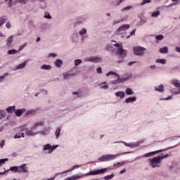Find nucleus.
Segmentation results:
<instances>
[{
  "mask_svg": "<svg viewBox=\"0 0 180 180\" xmlns=\"http://www.w3.org/2000/svg\"><path fill=\"white\" fill-rule=\"evenodd\" d=\"M27 172H29V169H27L26 164H23L22 165L18 167L19 174H27Z\"/></svg>",
  "mask_w": 180,
  "mask_h": 180,
  "instance_id": "14",
  "label": "nucleus"
},
{
  "mask_svg": "<svg viewBox=\"0 0 180 180\" xmlns=\"http://www.w3.org/2000/svg\"><path fill=\"white\" fill-rule=\"evenodd\" d=\"M137 101L136 96L129 97L125 100V103H133Z\"/></svg>",
  "mask_w": 180,
  "mask_h": 180,
  "instance_id": "26",
  "label": "nucleus"
},
{
  "mask_svg": "<svg viewBox=\"0 0 180 180\" xmlns=\"http://www.w3.org/2000/svg\"><path fill=\"white\" fill-rule=\"evenodd\" d=\"M5 146V140L1 141L0 143V147L1 148H4V146Z\"/></svg>",
  "mask_w": 180,
  "mask_h": 180,
  "instance_id": "58",
  "label": "nucleus"
},
{
  "mask_svg": "<svg viewBox=\"0 0 180 180\" xmlns=\"http://www.w3.org/2000/svg\"><path fill=\"white\" fill-rule=\"evenodd\" d=\"M115 176V174H111L110 175H107L105 176H104V179L105 180H110V179H112V178H113Z\"/></svg>",
  "mask_w": 180,
  "mask_h": 180,
  "instance_id": "44",
  "label": "nucleus"
},
{
  "mask_svg": "<svg viewBox=\"0 0 180 180\" xmlns=\"http://www.w3.org/2000/svg\"><path fill=\"white\" fill-rule=\"evenodd\" d=\"M52 69L53 66H51V65L44 64L41 66V70H44L45 71H50Z\"/></svg>",
  "mask_w": 180,
  "mask_h": 180,
  "instance_id": "25",
  "label": "nucleus"
},
{
  "mask_svg": "<svg viewBox=\"0 0 180 180\" xmlns=\"http://www.w3.org/2000/svg\"><path fill=\"white\" fill-rule=\"evenodd\" d=\"M53 63L56 68H61L64 65V61L61 59H56Z\"/></svg>",
  "mask_w": 180,
  "mask_h": 180,
  "instance_id": "15",
  "label": "nucleus"
},
{
  "mask_svg": "<svg viewBox=\"0 0 180 180\" xmlns=\"http://www.w3.org/2000/svg\"><path fill=\"white\" fill-rule=\"evenodd\" d=\"M125 94L128 96L134 95V91L131 88H127L125 89Z\"/></svg>",
  "mask_w": 180,
  "mask_h": 180,
  "instance_id": "29",
  "label": "nucleus"
},
{
  "mask_svg": "<svg viewBox=\"0 0 180 180\" xmlns=\"http://www.w3.org/2000/svg\"><path fill=\"white\" fill-rule=\"evenodd\" d=\"M132 50L135 56H140L141 57H143V56L146 54L145 51H147V48L143 46H134L132 48Z\"/></svg>",
  "mask_w": 180,
  "mask_h": 180,
  "instance_id": "7",
  "label": "nucleus"
},
{
  "mask_svg": "<svg viewBox=\"0 0 180 180\" xmlns=\"http://www.w3.org/2000/svg\"><path fill=\"white\" fill-rule=\"evenodd\" d=\"M81 167H82V165H74L71 169H69V170H67V171H65L60 174H67V172H72V171H74V169H78V168H81Z\"/></svg>",
  "mask_w": 180,
  "mask_h": 180,
  "instance_id": "24",
  "label": "nucleus"
},
{
  "mask_svg": "<svg viewBox=\"0 0 180 180\" xmlns=\"http://www.w3.org/2000/svg\"><path fill=\"white\" fill-rule=\"evenodd\" d=\"M160 53H162V54H167V53H168V47L165 46L163 48H161L160 49Z\"/></svg>",
  "mask_w": 180,
  "mask_h": 180,
  "instance_id": "40",
  "label": "nucleus"
},
{
  "mask_svg": "<svg viewBox=\"0 0 180 180\" xmlns=\"http://www.w3.org/2000/svg\"><path fill=\"white\" fill-rule=\"evenodd\" d=\"M17 2H19V4H26L27 0H17Z\"/></svg>",
  "mask_w": 180,
  "mask_h": 180,
  "instance_id": "59",
  "label": "nucleus"
},
{
  "mask_svg": "<svg viewBox=\"0 0 180 180\" xmlns=\"http://www.w3.org/2000/svg\"><path fill=\"white\" fill-rule=\"evenodd\" d=\"M17 53H18V51L16 49H11L7 51V54L8 56L15 55V54H17Z\"/></svg>",
  "mask_w": 180,
  "mask_h": 180,
  "instance_id": "37",
  "label": "nucleus"
},
{
  "mask_svg": "<svg viewBox=\"0 0 180 180\" xmlns=\"http://www.w3.org/2000/svg\"><path fill=\"white\" fill-rule=\"evenodd\" d=\"M59 147V145H51L50 143H46L43 146L42 150L44 153H45V154H52L53 151Z\"/></svg>",
  "mask_w": 180,
  "mask_h": 180,
  "instance_id": "6",
  "label": "nucleus"
},
{
  "mask_svg": "<svg viewBox=\"0 0 180 180\" xmlns=\"http://www.w3.org/2000/svg\"><path fill=\"white\" fill-rule=\"evenodd\" d=\"M123 1H124V0H110L109 1V4L111 6H119V5H120V4H122V2H123Z\"/></svg>",
  "mask_w": 180,
  "mask_h": 180,
  "instance_id": "16",
  "label": "nucleus"
},
{
  "mask_svg": "<svg viewBox=\"0 0 180 180\" xmlns=\"http://www.w3.org/2000/svg\"><path fill=\"white\" fill-rule=\"evenodd\" d=\"M0 37H6V34H4L2 32H0Z\"/></svg>",
  "mask_w": 180,
  "mask_h": 180,
  "instance_id": "62",
  "label": "nucleus"
},
{
  "mask_svg": "<svg viewBox=\"0 0 180 180\" xmlns=\"http://www.w3.org/2000/svg\"><path fill=\"white\" fill-rule=\"evenodd\" d=\"M151 2H153L152 0H142L141 5L143 6L144 5H146V4H151Z\"/></svg>",
  "mask_w": 180,
  "mask_h": 180,
  "instance_id": "43",
  "label": "nucleus"
},
{
  "mask_svg": "<svg viewBox=\"0 0 180 180\" xmlns=\"http://www.w3.org/2000/svg\"><path fill=\"white\" fill-rule=\"evenodd\" d=\"M155 39H156V40H160V41L164 40V35H162V34L157 35L155 37Z\"/></svg>",
  "mask_w": 180,
  "mask_h": 180,
  "instance_id": "50",
  "label": "nucleus"
},
{
  "mask_svg": "<svg viewBox=\"0 0 180 180\" xmlns=\"http://www.w3.org/2000/svg\"><path fill=\"white\" fill-rule=\"evenodd\" d=\"M79 35L80 36L82 40H85L88 37V30L86 28L83 27L79 32Z\"/></svg>",
  "mask_w": 180,
  "mask_h": 180,
  "instance_id": "13",
  "label": "nucleus"
},
{
  "mask_svg": "<svg viewBox=\"0 0 180 180\" xmlns=\"http://www.w3.org/2000/svg\"><path fill=\"white\" fill-rule=\"evenodd\" d=\"M5 22H6V19H5V18L4 17L0 18V27H2V25H4Z\"/></svg>",
  "mask_w": 180,
  "mask_h": 180,
  "instance_id": "47",
  "label": "nucleus"
},
{
  "mask_svg": "<svg viewBox=\"0 0 180 180\" xmlns=\"http://www.w3.org/2000/svg\"><path fill=\"white\" fill-rule=\"evenodd\" d=\"M6 27L7 29H11V27H12V25H11L10 22H8L6 23Z\"/></svg>",
  "mask_w": 180,
  "mask_h": 180,
  "instance_id": "56",
  "label": "nucleus"
},
{
  "mask_svg": "<svg viewBox=\"0 0 180 180\" xmlns=\"http://www.w3.org/2000/svg\"><path fill=\"white\" fill-rule=\"evenodd\" d=\"M172 85L174 86L175 88H178V89H172V94H174V95H180V80L174 79L171 81Z\"/></svg>",
  "mask_w": 180,
  "mask_h": 180,
  "instance_id": "8",
  "label": "nucleus"
},
{
  "mask_svg": "<svg viewBox=\"0 0 180 180\" xmlns=\"http://www.w3.org/2000/svg\"><path fill=\"white\" fill-rule=\"evenodd\" d=\"M101 89H108L109 88V86L108 84H105L104 86H101Z\"/></svg>",
  "mask_w": 180,
  "mask_h": 180,
  "instance_id": "60",
  "label": "nucleus"
},
{
  "mask_svg": "<svg viewBox=\"0 0 180 180\" xmlns=\"http://www.w3.org/2000/svg\"><path fill=\"white\" fill-rule=\"evenodd\" d=\"M26 112V108H22V109H18L15 110V115L17 116V117H20L23 113H25Z\"/></svg>",
  "mask_w": 180,
  "mask_h": 180,
  "instance_id": "18",
  "label": "nucleus"
},
{
  "mask_svg": "<svg viewBox=\"0 0 180 180\" xmlns=\"http://www.w3.org/2000/svg\"><path fill=\"white\" fill-rule=\"evenodd\" d=\"M116 98H120V99H123L126 96V93L124 91H117L115 93Z\"/></svg>",
  "mask_w": 180,
  "mask_h": 180,
  "instance_id": "22",
  "label": "nucleus"
},
{
  "mask_svg": "<svg viewBox=\"0 0 180 180\" xmlns=\"http://www.w3.org/2000/svg\"><path fill=\"white\" fill-rule=\"evenodd\" d=\"M63 79H69L70 77H72V74L70 73V72H65L63 73Z\"/></svg>",
  "mask_w": 180,
  "mask_h": 180,
  "instance_id": "30",
  "label": "nucleus"
},
{
  "mask_svg": "<svg viewBox=\"0 0 180 180\" xmlns=\"http://www.w3.org/2000/svg\"><path fill=\"white\" fill-rule=\"evenodd\" d=\"M6 161H8V158L0 159V167H2V165L6 162Z\"/></svg>",
  "mask_w": 180,
  "mask_h": 180,
  "instance_id": "48",
  "label": "nucleus"
},
{
  "mask_svg": "<svg viewBox=\"0 0 180 180\" xmlns=\"http://www.w3.org/2000/svg\"><path fill=\"white\" fill-rule=\"evenodd\" d=\"M102 61V58L99 56H93L94 63H101Z\"/></svg>",
  "mask_w": 180,
  "mask_h": 180,
  "instance_id": "36",
  "label": "nucleus"
},
{
  "mask_svg": "<svg viewBox=\"0 0 180 180\" xmlns=\"http://www.w3.org/2000/svg\"><path fill=\"white\" fill-rule=\"evenodd\" d=\"M8 75H9L8 72H6V73L3 74L2 75H1L0 76V83L4 82L5 81V78H6V77H8Z\"/></svg>",
  "mask_w": 180,
  "mask_h": 180,
  "instance_id": "35",
  "label": "nucleus"
},
{
  "mask_svg": "<svg viewBox=\"0 0 180 180\" xmlns=\"http://www.w3.org/2000/svg\"><path fill=\"white\" fill-rule=\"evenodd\" d=\"M41 126H44V122L40 121L38 122H36L34 125L31 127L32 130H36L38 127H40Z\"/></svg>",
  "mask_w": 180,
  "mask_h": 180,
  "instance_id": "19",
  "label": "nucleus"
},
{
  "mask_svg": "<svg viewBox=\"0 0 180 180\" xmlns=\"http://www.w3.org/2000/svg\"><path fill=\"white\" fill-rule=\"evenodd\" d=\"M132 8H133L132 6H127L123 7L121 9V12H126V11H130V9H131Z\"/></svg>",
  "mask_w": 180,
  "mask_h": 180,
  "instance_id": "41",
  "label": "nucleus"
},
{
  "mask_svg": "<svg viewBox=\"0 0 180 180\" xmlns=\"http://www.w3.org/2000/svg\"><path fill=\"white\" fill-rule=\"evenodd\" d=\"M150 70H155V68H157V66H155V65H152L150 66Z\"/></svg>",
  "mask_w": 180,
  "mask_h": 180,
  "instance_id": "61",
  "label": "nucleus"
},
{
  "mask_svg": "<svg viewBox=\"0 0 180 180\" xmlns=\"http://www.w3.org/2000/svg\"><path fill=\"white\" fill-rule=\"evenodd\" d=\"M112 42L115 44H112V46L108 45L105 47V50H108V51H112L117 56H120V57L124 58L127 56V51L123 49V45L122 44H117L116 43V41L114 40H112Z\"/></svg>",
  "mask_w": 180,
  "mask_h": 180,
  "instance_id": "1",
  "label": "nucleus"
},
{
  "mask_svg": "<svg viewBox=\"0 0 180 180\" xmlns=\"http://www.w3.org/2000/svg\"><path fill=\"white\" fill-rule=\"evenodd\" d=\"M169 148H165V149H160L158 150L155 151L150 152L148 153L144 154L141 158H148V157H153V155H155L156 154H158L160 153H162V151H167Z\"/></svg>",
  "mask_w": 180,
  "mask_h": 180,
  "instance_id": "12",
  "label": "nucleus"
},
{
  "mask_svg": "<svg viewBox=\"0 0 180 180\" xmlns=\"http://www.w3.org/2000/svg\"><path fill=\"white\" fill-rule=\"evenodd\" d=\"M108 171H110V167L103 168L98 170L91 171L89 173L82 174V175H74L71 177H68L65 180H77L81 179V178H84V176H95V175H102V174H105V172H108Z\"/></svg>",
  "mask_w": 180,
  "mask_h": 180,
  "instance_id": "2",
  "label": "nucleus"
},
{
  "mask_svg": "<svg viewBox=\"0 0 180 180\" xmlns=\"http://www.w3.org/2000/svg\"><path fill=\"white\" fill-rule=\"evenodd\" d=\"M26 46H27V43H25L22 45L20 46L18 48L19 51H22V50L24 49Z\"/></svg>",
  "mask_w": 180,
  "mask_h": 180,
  "instance_id": "51",
  "label": "nucleus"
},
{
  "mask_svg": "<svg viewBox=\"0 0 180 180\" xmlns=\"http://www.w3.org/2000/svg\"><path fill=\"white\" fill-rule=\"evenodd\" d=\"M130 29V25L129 24H125L117 29V34H123L126 33V31Z\"/></svg>",
  "mask_w": 180,
  "mask_h": 180,
  "instance_id": "11",
  "label": "nucleus"
},
{
  "mask_svg": "<svg viewBox=\"0 0 180 180\" xmlns=\"http://www.w3.org/2000/svg\"><path fill=\"white\" fill-rule=\"evenodd\" d=\"M126 164V162H121L114 165L115 168H120V167H123Z\"/></svg>",
  "mask_w": 180,
  "mask_h": 180,
  "instance_id": "39",
  "label": "nucleus"
},
{
  "mask_svg": "<svg viewBox=\"0 0 180 180\" xmlns=\"http://www.w3.org/2000/svg\"><path fill=\"white\" fill-rule=\"evenodd\" d=\"M172 99V96H169L167 98H161L160 100V101H171Z\"/></svg>",
  "mask_w": 180,
  "mask_h": 180,
  "instance_id": "52",
  "label": "nucleus"
},
{
  "mask_svg": "<svg viewBox=\"0 0 180 180\" xmlns=\"http://www.w3.org/2000/svg\"><path fill=\"white\" fill-rule=\"evenodd\" d=\"M154 91L159 92L160 94H163L165 91L164 84H160L154 87Z\"/></svg>",
  "mask_w": 180,
  "mask_h": 180,
  "instance_id": "17",
  "label": "nucleus"
},
{
  "mask_svg": "<svg viewBox=\"0 0 180 180\" xmlns=\"http://www.w3.org/2000/svg\"><path fill=\"white\" fill-rule=\"evenodd\" d=\"M84 61H94V56H90V57L85 58Z\"/></svg>",
  "mask_w": 180,
  "mask_h": 180,
  "instance_id": "54",
  "label": "nucleus"
},
{
  "mask_svg": "<svg viewBox=\"0 0 180 180\" xmlns=\"http://www.w3.org/2000/svg\"><path fill=\"white\" fill-rule=\"evenodd\" d=\"M44 18H45V19H51V15H50V13H49L47 11L45 12Z\"/></svg>",
  "mask_w": 180,
  "mask_h": 180,
  "instance_id": "49",
  "label": "nucleus"
},
{
  "mask_svg": "<svg viewBox=\"0 0 180 180\" xmlns=\"http://www.w3.org/2000/svg\"><path fill=\"white\" fill-rule=\"evenodd\" d=\"M72 41L73 43H78V41L79 40V35L78 33L75 32L72 34L71 37Z\"/></svg>",
  "mask_w": 180,
  "mask_h": 180,
  "instance_id": "21",
  "label": "nucleus"
},
{
  "mask_svg": "<svg viewBox=\"0 0 180 180\" xmlns=\"http://www.w3.org/2000/svg\"><path fill=\"white\" fill-rule=\"evenodd\" d=\"M97 74H102V68L99 67L96 69Z\"/></svg>",
  "mask_w": 180,
  "mask_h": 180,
  "instance_id": "57",
  "label": "nucleus"
},
{
  "mask_svg": "<svg viewBox=\"0 0 180 180\" xmlns=\"http://www.w3.org/2000/svg\"><path fill=\"white\" fill-rule=\"evenodd\" d=\"M130 34H131V36H133V35L136 34V30H132V31L130 32Z\"/></svg>",
  "mask_w": 180,
  "mask_h": 180,
  "instance_id": "63",
  "label": "nucleus"
},
{
  "mask_svg": "<svg viewBox=\"0 0 180 180\" xmlns=\"http://www.w3.org/2000/svg\"><path fill=\"white\" fill-rule=\"evenodd\" d=\"M27 125H23L20 127V129L22 130V131H25L27 136H29L30 137H34V136H37V131L34 132L33 130L34 129H27L26 127Z\"/></svg>",
  "mask_w": 180,
  "mask_h": 180,
  "instance_id": "10",
  "label": "nucleus"
},
{
  "mask_svg": "<svg viewBox=\"0 0 180 180\" xmlns=\"http://www.w3.org/2000/svg\"><path fill=\"white\" fill-rule=\"evenodd\" d=\"M48 57H49V58L52 57L53 58H56V57H57V53H50L48 55Z\"/></svg>",
  "mask_w": 180,
  "mask_h": 180,
  "instance_id": "53",
  "label": "nucleus"
},
{
  "mask_svg": "<svg viewBox=\"0 0 180 180\" xmlns=\"http://www.w3.org/2000/svg\"><path fill=\"white\" fill-rule=\"evenodd\" d=\"M117 143H122L126 147H129V148H136V147H139L143 143V141H136V142H131V143H127L124 141H119Z\"/></svg>",
  "mask_w": 180,
  "mask_h": 180,
  "instance_id": "9",
  "label": "nucleus"
},
{
  "mask_svg": "<svg viewBox=\"0 0 180 180\" xmlns=\"http://www.w3.org/2000/svg\"><path fill=\"white\" fill-rule=\"evenodd\" d=\"M6 110L7 113L12 114V113H13V112H15L16 107L15 105L9 106L8 108H7L6 109Z\"/></svg>",
  "mask_w": 180,
  "mask_h": 180,
  "instance_id": "27",
  "label": "nucleus"
},
{
  "mask_svg": "<svg viewBox=\"0 0 180 180\" xmlns=\"http://www.w3.org/2000/svg\"><path fill=\"white\" fill-rule=\"evenodd\" d=\"M6 116V112L4 110L0 111V119H4Z\"/></svg>",
  "mask_w": 180,
  "mask_h": 180,
  "instance_id": "45",
  "label": "nucleus"
},
{
  "mask_svg": "<svg viewBox=\"0 0 180 180\" xmlns=\"http://www.w3.org/2000/svg\"><path fill=\"white\" fill-rule=\"evenodd\" d=\"M13 1V0H5L6 2H8V6H9L10 7L13 6V4L12 3Z\"/></svg>",
  "mask_w": 180,
  "mask_h": 180,
  "instance_id": "55",
  "label": "nucleus"
},
{
  "mask_svg": "<svg viewBox=\"0 0 180 180\" xmlns=\"http://www.w3.org/2000/svg\"><path fill=\"white\" fill-rule=\"evenodd\" d=\"M60 134H61V128L57 127L55 131V136H56V139H59Z\"/></svg>",
  "mask_w": 180,
  "mask_h": 180,
  "instance_id": "33",
  "label": "nucleus"
},
{
  "mask_svg": "<svg viewBox=\"0 0 180 180\" xmlns=\"http://www.w3.org/2000/svg\"><path fill=\"white\" fill-rule=\"evenodd\" d=\"M37 110H34V109H32V110H30L26 112V116H30L31 115H32L33 116H34V115H36V112H37Z\"/></svg>",
  "mask_w": 180,
  "mask_h": 180,
  "instance_id": "32",
  "label": "nucleus"
},
{
  "mask_svg": "<svg viewBox=\"0 0 180 180\" xmlns=\"http://www.w3.org/2000/svg\"><path fill=\"white\" fill-rule=\"evenodd\" d=\"M26 65H27V60H25L23 63L16 65L15 70H23V68H26Z\"/></svg>",
  "mask_w": 180,
  "mask_h": 180,
  "instance_id": "20",
  "label": "nucleus"
},
{
  "mask_svg": "<svg viewBox=\"0 0 180 180\" xmlns=\"http://www.w3.org/2000/svg\"><path fill=\"white\" fill-rule=\"evenodd\" d=\"M107 77H112V78H115V79L111 81V84L112 85H116L117 84H122V82H124L125 81H127L131 78V75H124L122 77H120V76L115 72H109L106 74Z\"/></svg>",
  "mask_w": 180,
  "mask_h": 180,
  "instance_id": "3",
  "label": "nucleus"
},
{
  "mask_svg": "<svg viewBox=\"0 0 180 180\" xmlns=\"http://www.w3.org/2000/svg\"><path fill=\"white\" fill-rule=\"evenodd\" d=\"M168 157H169V154L164 155V153H161V155L148 159L149 166L152 168H160L162 160H165V158H168Z\"/></svg>",
  "mask_w": 180,
  "mask_h": 180,
  "instance_id": "4",
  "label": "nucleus"
},
{
  "mask_svg": "<svg viewBox=\"0 0 180 180\" xmlns=\"http://www.w3.org/2000/svg\"><path fill=\"white\" fill-rule=\"evenodd\" d=\"M37 134H41V136H47L49 134V130L46 129L44 131H37Z\"/></svg>",
  "mask_w": 180,
  "mask_h": 180,
  "instance_id": "34",
  "label": "nucleus"
},
{
  "mask_svg": "<svg viewBox=\"0 0 180 180\" xmlns=\"http://www.w3.org/2000/svg\"><path fill=\"white\" fill-rule=\"evenodd\" d=\"M160 15H161V12L159 10L150 13L151 18H158Z\"/></svg>",
  "mask_w": 180,
  "mask_h": 180,
  "instance_id": "28",
  "label": "nucleus"
},
{
  "mask_svg": "<svg viewBox=\"0 0 180 180\" xmlns=\"http://www.w3.org/2000/svg\"><path fill=\"white\" fill-rule=\"evenodd\" d=\"M13 36L11 35L6 39V46L7 47H12V44L13 43Z\"/></svg>",
  "mask_w": 180,
  "mask_h": 180,
  "instance_id": "23",
  "label": "nucleus"
},
{
  "mask_svg": "<svg viewBox=\"0 0 180 180\" xmlns=\"http://www.w3.org/2000/svg\"><path fill=\"white\" fill-rule=\"evenodd\" d=\"M155 63L158 64H162V65H165V64H167V60L158 58L155 60Z\"/></svg>",
  "mask_w": 180,
  "mask_h": 180,
  "instance_id": "31",
  "label": "nucleus"
},
{
  "mask_svg": "<svg viewBox=\"0 0 180 180\" xmlns=\"http://www.w3.org/2000/svg\"><path fill=\"white\" fill-rule=\"evenodd\" d=\"M10 171L12 172H18L19 173V167L18 166H13L10 167Z\"/></svg>",
  "mask_w": 180,
  "mask_h": 180,
  "instance_id": "38",
  "label": "nucleus"
},
{
  "mask_svg": "<svg viewBox=\"0 0 180 180\" xmlns=\"http://www.w3.org/2000/svg\"><path fill=\"white\" fill-rule=\"evenodd\" d=\"M173 2V4H169V6H167V8H171L172 5H179L180 0H172Z\"/></svg>",
  "mask_w": 180,
  "mask_h": 180,
  "instance_id": "42",
  "label": "nucleus"
},
{
  "mask_svg": "<svg viewBox=\"0 0 180 180\" xmlns=\"http://www.w3.org/2000/svg\"><path fill=\"white\" fill-rule=\"evenodd\" d=\"M79 64H82V59H76L75 60V65L78 66Z\"/></svg>",
  "mask_w": 180,
  "mask_h": 180,
  "instance_id": "46",
  "label": "nucleus"
},
{
  "mask_svg": "<svg viewBox=\"0 0 180 180\" xmlns=\"http://www.w3.org/2000/svg\"><path fill=\"white\" fill-rule=\"evenodd\" d=\"M20 137H22L20 135L16 134L15 135L14 139H20Z\"/></svg>",
  "mask_w": 180,
  "mask_h": 180,
  "instance_id": "64",
  "label": "nucleus"
},
{
  "mask_svg": "<svg viewBox=\"0 0 180 180\" xmlns=\"http://www.w3.org/2000/svg\"><path fill=\"white\" fill-rule=\"evenodd\" d=\"M130 152H124V153H120L116 155H103L98 158V161L100 162H106L108 161H110V160H115L117 155H123V154H129Z\"/></svg>",
  "mask_w": 180,
  "mask_h": 180,
  "instance_id": "5",
  "label": "nucleus"
}]
</instances>
